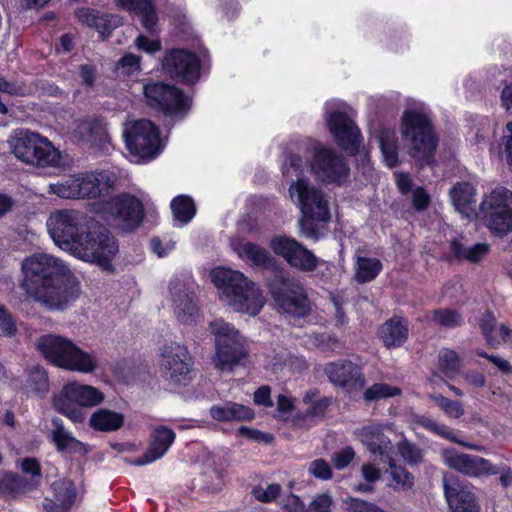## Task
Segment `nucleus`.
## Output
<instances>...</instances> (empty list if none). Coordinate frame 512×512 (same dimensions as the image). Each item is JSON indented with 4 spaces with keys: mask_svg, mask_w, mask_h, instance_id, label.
<instances>
[{
    "mask_svg": "<svg viewBox=\"0 0 512 512\" xmlns=\"http://www.w3.org/2000/svg\"><path fill=\"white\" fill-rule=\"evenodd\" d=\"M47 230L56 246L85 262L106 271L119 247L111 233L85 213L74 209L57 210L48 217Z\"/></svg>",
    "mask_w": 512,
    "mask_h": 512,
    "instance_id": "f257e3e1",
    "label": "nucleus"
},
{
    "mask_svg": "<svg viewBox=\"0 0 512 512\" xmlns=\"http://www.w3.org/2000/svg\"><path fill=\"white\" fill-rule=\"evenodd\" d=\"M21 270L26 293L50 310L67 308L79 295L68 266L51 254L41 252L26 257Z\"/></svg>",
    "mask_w": 512,
    "mask_h": 512,
    "instance_id": "f03ea898",
    "label": "nucleus"
},
{
    "mask_svg": "<svg viewBox=\"0 0 512 512\" xmlns=\"http://www.w3.org/2000/svg\"><path fill=\"white\" fill-rule=\"evenodd\" d=\"M305 171H310L324 183L342 184L349 176L344 158L331 147L311 138L301 140L282 165L283 175L287 178L300 177Z\"/></svg>",
    "mask_w": 512,
    "mask_h": 512,
    "instance_id": "7ed1b4c3",
    "label": "nucleus"
},
{
    "mask_svg": "<svg viewBox=\"0 0 512 512\" xmlns=\"http://www.w3.org/2000/svg\"><path fill=\"white\" fill-rule=\"evenodd\" d=\"M210 275L220 301L234 311L255 316L264 306L261 289L240 271L216 267Z\"/></svg>",
    "mask_w": 512,
    "mask_h": 512,
    "instance_id": "20e7f679",
    "label": "nucleus"
},
{
    "mask_svg": "<svg viewBox=\"0 0 512 512\" xmlns=\"http://www.w3.org/2000/svg\"><path fill=\"white\" fill-rule=\"evenodd\" d=\"M37 346L43 356L59 368L82 374H92L100 368L95 351L84 350L68 338L44 335Z\"/></svg>",
    "mask_w": 512,
    "mask_h": 512,
    "instance_id": "39448f33",
    "label": "nucleus"
},
{
    "mask_svg": "<svg viewBox=\"0 0 512 512\" xmlns=\"http://www.w3.org/2000/svg\"><path fill=\"white\" fill-rule=\"evenodd\" d=\"M348 105L339 100H332L325 105L327 128L337 145L346 152L355 155L358 165L366 173L370 170L369 153L361 145L359 128L348 115Z\"/></svg>",
    "mask_w": 512,
    "mask_h": 512,
    "instance_id": "423d86ee",
    "label": "nucleus"
},
{
    "mask_svg": "<svg viewBox=\"0 0 512 512\" xmlns=\"http://www.w3.org/2000/svg\"><path fill=\"white\" fill-rule=\"evenodd\" d=\"M289 197L303 215L300 222L301 234L317 240L319 233L312 227V224L314 222L326 224L331 219L326 195L305 178L297 177V180L289 186Z\"/></svg>",
    "mask_w": 512,
    "mask_h": 512,
    "instance_id": "0eeeda50",
    "label": "nucleus"
},
{
    "mask_svg": "<svg viewBox=\"0 0 512 512\" xmlns=\"http://www.w3.org/2000/svg\"><path fill=\"white\" fill-rule=\"evenodd\" d=\"M400 132L403 142L413 157H425L436 148L427 106L418 100L409 99L401 116Z\"/></svg>",
    "mask_w": 512,
    "mask_h": 512,
    "instance_id": "6e6552de",
    "label": "nucleus"
},
{
    "mask_svg": "<svg viewBox=\"0 0 512 512\" xmlns=\"http://www.w3.org/2000/svg\"><path fill=\"white\" fill-rule=\"evenodd\" d=\"M382 424H371L354 431L356 438L380 460L387 463L394 490H408L414 485V477L404 467L396 465L393 459V446L388 437L382 431Z\"/></svg>",
    "mask_w": 512,
    "mask_h": 512,
    "instance_id": "1a4fd4ad",
    "label": "nucleus"
},
{
    "mask_svg": "<svg viewBox=\"0 0 512 512\" xmlns=\"http://www.w3.org/2000/svg\"><path fill=\"white\" fill-rule=\"evenodd\" d=\"M214 336L215 354L212 358L214 367L220 371H232L243 365L247 359L246 340L232 325L222 319L209 324Z\"/></svg>",
    "mask_w": 512,
    "mask_h": 512,
    "instance_id": "9d476101",
    "label": "nucleus"
},
{
    "mask_svg": "<svg viewBox=\"0 0 512 512\" xmlns=\"http://www.w3.org/2000/svg\"><path fill=\"white\" fill-rule=\"evenodd\" d=\"M9 146L17 159L37 167H58L62 163L61 152L38 133L17 130L9 139Z\"/></svg>",
    "mask_w": 512,
    "mask_h": 512,
    "instance_id": "9b49d317",
    "label": "nucleus"
},
{
    "mask_svg": "<svg viewBox=\"0 0 512 512\" xmlns=\"http://www.w3.org/2000/svg\"><path fill=\"white\" fill-rule=\"evenodd\" d=\"M104 400V393L97 387L72 381L54 396L53 406L74 424H82L87 418L84 409L98 406Z\"/></svg>",
    "mask_w": 512,
    "mask_h": 512,
    "instance_id": "f8f14e48",
    "label": "nucleus"
},
{
    "mask_svg": "<svg viewBox=\"0 0 512 512\" xmlns=\"http://www.w3.org/2000/svg\"><path fill=\"white\" fill-rule=\"evenodd\" d=\"M268 289L278 312L293 318H302L311 311L307 292L296 278L278 274L269 281Z\"/></svg>",
    "mask_w": 512,
    "mask_h": 512,
    "instance_id": "ddd939ff",
    "label": "nucleus"
},
{
    "mask_svg": "<svg viewBox=\"0 0 512 512\" xmlns=\"http://www.w3.org/2000/svg\"><path fill=\"white\" fill-rule=\"evenodd\" d=\"M491 233L506 235L512 231V191L498 186L484 194L475 214Z\"/></svg>",
    "mask_w": 512,
    "mask_h": 512,
    "instance_id": "4468645a",
    "label": "nucleus"
},
{
    "mask_svg": "<svg viewBox=\"0 0 512 512\" xmlns=\"http://www.w3.org/2000/svg\"><path fill=\"white\" fill-rule=\"evenodd\" d=\"M126 148L135 161H149L163 150L158 128L149 120L125 123L123 129Z\"/></svg>",
    "mask_w": 512,
    "mask_h": 512,
    "instance_id": "2eb2a0df",
    "label": "nucleus"
},
{
    "mask_svg": "<svg viewBox=\"0 0 512 512\" xmlns=\"http://www.w3.org/2000/svg\"><path fill=\"white\" fill-rule=\"evenodd\" d=\"M150 199L146 196L137 198L130 194H121L102 201L98 211L113 225L122 230H132L140 225L144 218V206Z\"/></svg>",
    "mask_w": 512,
    "mask_h": 512,
    "instance_id": "dca6fc26",
    "label": "nucleus"
},
{
    "mask_svg": "<svg viewBox=\"0 0 512 512\" xmlns=\"http://www.w3.org/2000/svg\"><path fill=\"white\" fill-rule=\"evenodd\" d=\"M159 367L163 377L172 385H188L195 377L193 357L187 347L170 342L160 348Z\"/></svg>",
    "mask_w": 512,
    "mask_h": 512,
    "instance_id": "f3484780",
    "label": "nucleus"
},
{
    "mask_svg": "<svg viewBox=\"0 0 512 512\" xmlns=\"http://www.w3.org/2000/svg\"><path fill=\"white\" fill-rule=\"evenodd\" d=\"M143 93L149 106L174 117H182L190 108L188 96L175 86L163 82L145 83Z\"/></svg>",
    "mask_w": 512,
    "mask_h": 512,
    "instance_id": "a211bd4d",
    "label": "nucleus"
},
{
    "mask_svg": "<svg viewBox=\"0 0 512 512\" xmlns=\"http://www.w3.org/2000/svg\"><path fill=\"white\" fill-rule=\"evenodd\" d=\"M162 71L172 78L193 84L201 76V60L185 49H170L165 52L161 62Z\"/></svg>",
    "mask_w": 512,
    "mask_h": 512,
    "instance_id": "6ab92c4d",
    "label": "nucleus"
},
{
    "mask_svg": "<svg viewBox=\"0 0 512 512\" xmlns=\"http://www.w3.org/2000/svg\"><path fill=\"white\" fill-rule=\"evenodd\" d=\"M169 294L174 314L183 323L196 322L199 317V306L190 287L179 279L169 284Z\"/></svg>",
    "mask_w": 512,
    "mask_h": 512,
    "instance_id": "aec40b11",
    "label": "nucleus"
},
{
    "mask_svg": "<svg viewBox=\"0 0 512 512\" xmlns=\"http://www.w3.org/2000/svg\"><path fill=\"white\" fill-rule=\"evenodd\" d=\"M442 460L449 468L470 477L494 475L498 472L489 460L479 456L458 453L453 449L444 450Z\"/></svg>",
    "mask_w": 512,
    "mask_h": 512,
    "instance_id": "412c9836",
    "label": "nucleus"
},
{
    "mask_svg": "<svg viewBox=\"0 0 512 512\" xmlns=\"http://www.w3.org/2000/svg\"><path fill=\"white\" fill-rule=\"evenodd\" d=\"M78 192V199L96 198L106 194L114 185V176L105 171L86 172L72 175Z\"/></svg>",
    "mask_w": 512,
    "mask_h": 512,
    "instance_id": "4be33fe9",
    "label": "nucleus"
},
{
    "mask_svg": "<svg viewBox=\"0 0 512 512\" xmlns=\"http://www.w3.org/2000/svg\"><path fill=\"white\" fill-rule=\"evenodd\" d=\"M325 372L330 381L353 392L363 389L365 379L360 368L350 361H337L326 366Z\"/></svg>",
    "mask_w": 512,
    "mask_h": 512,
    "instance_id": "5701e85b",
    "label": "nucleus"
},
{
    "mask_svg": "<svg viewBox=\"0 0 512 512\" xmlns=\"http://www.w3.org/2000/svg\"><path fill=\"white\" fill-rule=\"evenodd\" d=\"M71 136L92 146H103L108 142L106 123L98 118H85L74 121L70 128Z\"/></svg>",
    "mask_w": 512,
    "mask_h": 512,
    "instance_id": "b1692460",
    "label": "nucleus"
},
{
    "mask_svg": "<svg viewBox=\"0 0 512 512\" xmlns=\"http://www.w3.org/2000/svg\"><path fill=\"white\" fill-rule=\"evenodd\" d=\"M175 433L166 426H157L150 434V444L146 452L133 464L146 465L162 458L175 440Z\"/></svg>",
    "mask_w": 512,
    "mask_h": 512,
    "instance_id": "393cba45",
    "label": "nucleus"
},
{
    "mask_svg": "<svg viewBox=\"0 0 512 512\" xmlns=\"http://www.w3.org/2000/svg\"><path fill=\"white\" fill-rule=\"evenodd\" d=\"M230 247L242 260L252 266L269 269L276 264L274 257L265 248L239 237L230 239Z\"/></svg>",
    "mask_w": 512,
    "mask_h": 512,
    "instance_id": "a878e982",
    "label": "nucleus"
},
{
    "mask_svg": "<svg viewBox=\"0 0 512 512\" xmlns=\"http://www.w3.org/2000/svg\"><path fill=\"white\" fill-rule=\"evenodd\" d=\"M53 498H46L43 508L46 512H68L76 500L74 485L69 480H57L52 483Z\"/></svg>",
    "mask_w": 512,
    "mask_h": 512,
    "instance_id": "bb28decb",
    "label": "nucleus"
},
{
    "mask_svg": "<svg viewBox=\"0 0 512 512\" xmlns=\"http://www.w3.org/2000/svg\"><path fill=\"white\" fill-rule=\"evenodd\" d=\"M444 492L453 512H479L478 502L468 486L450 485L444 480Z\"/></svg>",
    "mask_w": 512,
    "mask_h": 512,
    "instance_id": "cd10ccee",
    "label": "nucleus"
},
{
    "mask_svg": "<svg viewBox=\"0 0 512 512\" xmlns=\"http://www.w3.org/2000/svg\"><path fill=\"white\" fill-rule=\"evenodd\" d=\"M122 9L137 15L142 26L150 33L159 32L157 24L159 17L151 0H115Z\"/></svg>",
    "mask_w": 512,
    "mask_h": 512,
    "instance_id": "c85d7f7f",
    "label": "nucleus"
},
{
    "mask_svg": "<svg viewBox=\"0 0 512 512\" xmlns=\"http://www.w3.org/2000/svg\"><path fill=\"white\" fill-rule=\"evenodd\" d=\"M450 255L458 261L472 264L481 263L490 252V245L486 242L467 245L463 238H455L450 242Z\"/></svg>",
    "mask_w": 512,
    "mask_h": 512,
    "instance_id": "c756f323",
    "label": "nucleus"
},
{
    "mask_svg": "<svg viewBox=\"0 0 512 512\" xmlns=\"http://www.w3.org/2000/svg\"><path fill=\"white\" fill-rule=\"evenodd\" d=\"M52 424L54 426L51 435L52 441L59 452L81 455L88 453L89 449L87 445L77 440L73 434L64 427L61 419L53 418Z\"/></svg>",
    "mask_w": 512,
    "mask_h": 512,
    "instance_id": "7c9ffc66",
    "label": "nucleus"
},
{
    "mask_svg": "<svg viewBox=\"0 0 512 512\" xmlns=\"http://www.w3.org/2000/svg\"><path fill=\"white\" fill-rule=\"evenodd\" d=\"M371 139L377 141L383 162L390 168L397 166L399 144L395 130L381 127L372 132Z\"/></svg>",
    "mask_w": 512,
    "mask_h": 512,
    "instance_id": "2f4dec72",
    "label": "nucleus"
},
{
    "mask_svg": "<svg viewBox=\"0 0 512 512\" xmlns=\"http://www.w3.org/2000/svg\"><path fill=\"white\" fill-rule=\"evenodd\" d=\"M455 209L467 218L475 216L476 189L469 183H458L450 191Z\"/></svg>",
    "mask_w": 512,
    "mask_h": 512,
    "instance_id": "473e14b6",
    "label": "nucleus"
},
{
    "mask_svg": "<svg viewBox=\"0 0 512 512\" xmlns=\"http://www.w3.org/2000/svg\"><path fill=\"white\" fill-rule=\"evenodd\" d=\"M379 337L388 348L401 346L408 338V324L401 317L386 321L379 330Z\"/></svg>",
    "mask_w": 512,
    "mask_h": 512,
    "instance_id": "72a5a7b5",
    "label": "nucleus"
},
{
    "mask_svg": "<svg viewBox=\"0 0 512 512\" xmlns=\"http://www.w3.org/2000/svg\"><path fill=\"white\" fill-rule=\"evenodd\" d=\"M125 417L122 413L100 408L93 412L89 418V426L100 432H114L124 424Z\"/></svg>",
    "mask_w": 512,
    "mask_h": 512,
    "instance_id": "f704fd0d",
    "label": "nucleus"
},
{
    "mask_svg": "<svg viewBox=\"0 0 512 512\" xmlns=\"http://www.w3.org/2000/svg\"><path fill=\"white\" fill-rule=\"evenodd\" d=\"M210 415L217 421L251 420L254 418L252 409L232 402L212 406Z\"/></svg>",
    "mask_w": 512,
    "mask_h": 512,
    "instance_id": "c9c22d12",
    "label": "nucleus"
},
{
    "mask_svg": "<svg viewBox=\"0 0 512 512\" xmlns=\"http://www.w3.org/2000/svg\"><path fill=\"white\" fill-rule=\"evenodd\" d=\"M316 397H317V392L315 390H309L304 394L303 402L310 406L308 407L305 414H303L301 416L297 415L296 417L293 418L292 421H293L294 425H297L300 427L310 426V423H306V419L311 420L314 418H319L325 413V411L328 408L329 403H330L329 399H327V398L316 399Z\"/></svg>",
    "mask_w": 512,
    "mask_h": 512,
    "instance_id": "e433bc0d",
    "label": "nucleus"
},
{
    "mask_svg": "<svg viewBox=\"0 0 512 512\" xmlns=\"http://www.w3.org/2000/svg\"><path fill=\"white\" fill-rule=\"evenodd\" d=\"M171 210L175 225L183 226L189 223L196 214L193 199L186 195H179L171 201Z\"/></svg>",
    "mask_w": 512,
    "mask_h": 512,
    "instance_id": "4c0bfd02",
    "label": "nucleus"
},
{
    "mask_svg": "<svg viewBox=\"0 0 512 512\" xmlns=\"http://www.w3.org/2000/svg\"><path fill=\"white\" fill-rule=\"evenodd\" d=\"M382 270V263L377 258L358 256L355 262V279L359 283L370 282Z\"/></svg>",
    "mask_w": 512,
    "mask_h": 512,
    "instance_id": "58836bf2",
    "label": "nucleus"
},
{
    "mask_svg": "<svg viewBox=\"0 0 512 512\" xmlns=\"http://www.w3.org/2000/svg\"><path fill=\"white\" fill-rule=\"evenodd\" d=\"M415 421L417 424H419L426 430H428L442 438L448 439L452 442L459 443V444L464 445L473 450H480V447L477 445L468 444V443H464V442L460 441L459 439H457V437L454 435V433L452 432V430L449 427L437 423L434 419H432L430 417H427L424 415L416 416Z\"/></svg>",
    "mask_w": 512,
    "mask_h": 512,
    "instance_id": "ea45409f",
    "label": "nucleus"
},
{
    "mask_svg": "<svg viewBox=\"0 0 512 512\" xmlns=\"http://www.w3.org/2000/svg\"><path fill=\"white\" fill-rule=\"evenodd\" d=\"M321 262L310 250L306 249L301 243H299L295 252L289 258L287 263L302 272H311Z\"/></svg>",
    "mask_w": 512,
    "mask_h": 512,
    "instance_id": "a19ab883",
    "label": "nucleus"
},
{
    "mask_svg": "<svg viewBox=\"0 0 512 512\" xmlns=\"http://www.w3.org/2000/svg\"><path fill=\"white\" fill-rule=\"evenodd\" d=\"M38 483V479L27 482L13 473H7L0 479V489L9 493H24L34 489Z\"/></svg>",
    "mask_w": 512,
    "mask_h": 512,
    "instance_id": "79ce46f5",
    "label": "nucleus"
},
{
    "mask_svg": "<svg viewBox=\"0 0 512 512\" xmlns=\"http://www.w3.org/2000/svg\"><path fill=\"white\" fill-rule=\"evenodd\" d=\"M299 242L286 235H276L271 238L269 246L278 256H281L286 262L295 252Z\"/></svg>",
    "mask_w": 512,
    "mask_h": 512,
    "instance_id": "37998d69",
    "label": "nucleus"
},
{
    "mask_svg": "<svg viewBox=\"0 0 512 512\" xmlns=\"http://www.w3.org/2000/svg\"><path fill=\"white\" fill-rule=\"evenodd\" d=\"M26 388L35 393H45L48 390V375L42 367L34 366L29 370Z\"/></svg>",
    "mask_w": 512,
    "mask_h": 512,
    "instance_id": "c03bdc74",
    "label": "nucleus"
},
{
    "mask_svg": "<svg viewBox=\"0 0 512 512\" xmlns=\"http://www.w3.org/2000/svg\"><path fill=\"white\" fill-rule=\"evenodd\" d=\"M48 192L63 199H78L79 190L76 189L72 175L56 183H50Z\"/></svg>",
    "mask_w": 512,
    "mask_h": 512,
    "instance_id": "a18cd8bd",
    "label": "nucleus"
},
{
    "mask_svg": "<svg viewBox=\"0 0 512 512\" xmlns=\"http://www.w3.org/2000/svg\"><path fill=\"white\" fill-rule=\"evenodd\" d=\"M401 393L398 387L385 383H376L364 392L365 401H378L389 397L397 396Z\"/></svg>",
    "mask_w": 512,
    "mask_h": 512,
    "instance_id": "49530a36",
    "label": "nucleus"
},
{
    "mask_svg": "<svg viewBox=\"0 0 512 512\" xmlns=\"http://www.w3.org/2000/svg\"><path fill=\"white\" fill-rule=\"evenodd\" d=\"M439 366L447 376H453L460 368V360L455 351L442 349L439 353Z\"/></svg>",
    "mask_w": 512,
    "mask_h": 512,
    "instance_id": "de8ad7c7",
    "label": "nucleus"
},
{
    "mask_svg": "<svg viewBox=\"0 0 512 512\" xmlns=\"http://www.w3.org/2000/svg\"><path fill=\"white\" fill-rule=\"evenodd\" d=\"M433 321L437 325L453 328L461 324L462 315L454 309H439L434 311Z\"/></svg>",
    "mask_w": 512,
    "mask_h": 512,
    "instance_id": "09e8293b",
    "label": "nucleus"
},
{
    "mask_svg": "<svg viewBox=\"0 0 512 512\" xmlns=\"http://www.w3.org/2000/svg\"><path fill=\"white\" fill-rule=\"evenodd\" d=\"M121 24V19L118 16L110 14H100L94 24V27L100 34V37L104 39L110 34V32L117 28Z\"/></svg>",
    "mask_w": 512,
    "mask_h": 512,
    "instance_id": "8fccbe9b",
    "label": "nucleus"
},
{
    "mask_svg": "<svg viewBox=\"0 0 512 512\" xmlns=\"http://www.w3.org/2000/svg\"><path fill=\"white\" fill-rule=\"evenodd\" d=\"M397 449L399 455L410 465L418 464L422 460L421 450L406 440L399 442Z\"/></svg>",
    "mask_w": 512,
    "mask_h": 512,
    "instance_id": "3c124183",
    "label": "nucleus"
},
{
    "mask_svg": "<svg viewBox=\"0 0 512 512\" xmlns=\"http://www.w3.org/2000/svg\"><path fill=\"white\" fill-rule=\"evenodd\" d=\"M117 71L123 75H135L140 72V57L132 53L125 54L117 63Z\"/></svg>",
    "mask_w": 512,
    "mask_h": 512,
    "instance_id": "603ef678",
    "label": "nucleus"
},
{
    "mask_svg": "<svg viewBox=\"0 0 512 512\" xmlns=\"http://www.w3.org/2000/svg\"><path fill=\"white\" fill-rule=\"evenodd\" d=\"M281 491L279 484H269L266 486H256L252 490L253 496L260 502L268 503L275 500Z\"/></svg>",
    "mask_w": 512,
    "mask_h": 512,
    "instance_id": "864d4df0",
    "label": "nucleus"
},
{
    "mask_svg": "<svg viewBox=\"0 0 512 512\" xmlns=\"http://www.w3.org/2000/svg\"><path fill=\"white\" fill-rule=\"evenodd\" d=\"M435 401L441 410L449 417L459 418L464 414V408L458 401H453L443 396H437Z\"/></svg>",
    "mask_w": 512,
    "mask_h": 512,
    "instance_id": "5fc2aeb1",
    "label": "nucleus"
},
{
    "mask_svg": "<svg viewBox=\"0 0 512 512\" xmlns=\"http://www.w3.org/2000/svg\"><path fill=\"white\" fill-rule=\"evenodd\" d=\"M150 247L152 252L155 253L158 257H165L175 249L176 242L172 238L156 237L151 239Z\"/></svg>",
    "mask_w": 512,
    "mask_h": 512,
    "instance_id": "6e6d98bb",
    "label": "nucleus"
},
{
    "mask_svg": "<svg viewBox=\"0 0 512 512\" xmlns=\"http://www.w3.org/2000/svg\"><path fill=\"white\" fill-rule=\"evenodd\" d=\"M135 47L147 54L153 55L162 49L159 38H149L140 34L134 41Z\"/></svg>",
    "mask_w": 512,
    "mask_h": 512,
    "instance_id": "4d7b16f0",
    "label": "nucleus"
},
{
    "mask_svg": "<svg viewBox=\"0 0 512 512\" xmlns=\"http://www.w3.org/2000/svg\"><path fill=\"white\" fill-rule=\"evenodd\" d=\"M308 471L315 478L321 480H330L332 478V469L330 464L324 459H316L309 464Z\"/></svg>",
    "mask_w": 512,
    "mask_h": 512,
    "instance_id": "13d9d810",
    "label": "nucleus"
},
{
    "mask_svg": "<svg viewBox=\"0 0 512 512\" xmlns=\"http://www.w3.org/2000/svg\"><path fill=\"white\" fill-rule=\"evenodd\" d=\"M355 458V452L352 447L347 446L332 455V463L338 470L346 468Z\"/></svg>",
    "mask_w": 512,
    "mask_h": 512,
    "instance_id": "bf43d9fd",
    "label": "nucleus"
},
{
    "mask_svg": "<svg viewBox=\"0 0 512 512\" xmlns=\"http://www.w3.org/2000/svg\"><path fill=\"white\" fill-rule=\"evenodd\" d=\"M16 332L15 322L8 310L0 304V335L12 336Z\"/></svg>",
    "mask_w": 512,
    "mask_h": 512,
    "instance_id": "052dcab7",
    "label": "nucleus"
},
{
    "mask_svg": "<svg viewBox=\"0 0 512 512\" xmlns=\"http://www.w3.org/2000/svg\"><path fill=\"white\" fill-rule=\"evenodd\" d=\"M295 399L286 395H279L277 398L278 417L284 421L289 420L290 413L294 409Z\"/></svg>",
    "mask_w": 512,
    "mask_h": 512,
    "instance_id": "680f3d73",
    "label": "nucleus"
},
{
    "mask_svg": "<svg viewBox=\"0 0 512 512\" xmlns=\"http://www.w3.org/2000/svg\"><path fill=\"white\" fill-rule=\"evenodd\" d=\"M332 497L327 493L317 495L310 503V512H331Z\"/></svg>",
    "mask_w": 512,
    "mask_h": 512,
    "instance_id": "e2e57ef3",
    "label": "nucleus"
},
{
    "mask_svg": "<svg viewBox=\"0 0 512 512\" xmlns=\"http://www.w3.org/2000/svg\"><path fill=\"white\" fill-rule=\"evenodd\" d=\"M496 327L497 323L495 316L491 312H486L481 318L480 328L487 341L494 340L492 333H494Z\"/></svg>",
    "mask_w": 512,
    "mask_h": 512,
    "instance_id": "0e129e2a",
    "label": "nucleus"
},
{
    "mask_svg": "<svg viewBox=\"0 0 512 512\" xmlns=\"http://www.w3.org/2000/svg\"><path fill=\"white\" fill-rule=\"evenodd\" d=\"M281 506L285 512H306L301 499L295 494H289L281 500Z\"/></svg>",
    "mask_w": 512,
    "mask_h": 512,
    "instance_id": "69168bd1",
    "label": "nucleus"
},
{
    "mask_svg": "<svg viewBox=\"0 0 512 512\" xmlns=\"http://www.w3.org/2000/svg\"><path fill=\"white\" fill-rule=\"evenodd\" d=\"M492 337L494 338V340L487 341V342L492 347H497L500 344L511 339L512 331L506 325H503V324L497 325V327L494 330V333H492Z\"/></svg>",
    "mask_w": 512,
    "mask_h": 512,
    "instance_id": "338daca9",
    "label": "nucleus"
},
{
    "mask_svg": "<svg viewBox=\"0 0 512 512\" xmlns=\"http://www.w3.org/2000/svg\"><path fill=\"white\" fill-rule=\"evenodd\" d=\"M98 15H99V12L94 9H91V8H80L76 11L77 19L81 23H83L89 27H94V24L96 23V21L98 19Z\"/></svg>",
    "mask_w": 512,
    "mask_h": 512,
    "instance_id": "774afa93",
    "label": "nucleus"
}]
</instances>
